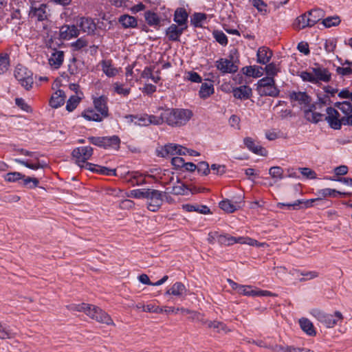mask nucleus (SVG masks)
<instances>
[{
	"label": "nucleus",
	"mask_w": 352,
	"mask_h": 352,
	"mask_svg": "<svg viewBox=\"0 0 352 352\" xmlns=\"http://www.w3.org/2000/svg\"><path fill=\"white\" fill-rule=\"evenodd\" d=\"M307 13L309 16V21L311 26L314 25L324 16V12L320 8L313 9Z\"/></svg>",
	"instance_id": "33"
},
{
	"label": "nucleus",
	"mask_w": 352,
	"mask_h": 352,
	"mask_svg": "<svg viewBox=\"0 0 352 352\" xmlns=\"http://www.w3.org/2000/svg\"><path fill=\"white\" fill-rule=\"evenodd\" d=\"M82 116L86 120L89 121L101 122L104 118L98 111L96 112L94 109H85L82 113Z\"/></svg>",
	"instance_id": "35"
},
{
	"label": "nucleus",
	"mask_w": 352,
	"mask_h": 352,
	"mask_svg": "<svg viewBox=\"0 0 352 352\" xmlns=\"http://www.w3.org/2000/svg\"><path fill=\"white\" fill-rule=\"evenodd\" d=\"M341 22V19L340 16L335 15L333 16H328L324 19L322 21V23L326 28H331L338 26Z\"/></svg>",
	"instance_id": "45"
},
{
	"label": "nucleus",
	"mask_w": 352,
	"mask_h": 352,
	"mask_svg": "<svg viewBox=\"0 0 352 352\" xmlns=\"http://www.w3.org/2000/svg\"><path fill=\"white\" fill-rule=\"evenodd\" d=\"M206 14L204 13H195L191 19V22L192 25L195 27L201 26L202 23L206 21Z\"/></svg>",
	"instance_id": "52"
},
{
	"label": "nucleus",
	"mask_w": 352,
	"mask_h": 352,
	"mask_svg": "<svg viewBox=\"0 0 352 352\" xmlns=\"http://www.w3.org/2000/svg\"><path fill=\"white\" fill-rule=\"evenodd\" d=\"M87 315L96 321L107 325H115L110 316L98 307L91 305Z\"/></svg>",
	"instance_id": "11"
},
{
	"label": "nucleus",
	"mask_w": 352,
	"mask_h": 352,
	"mask_svg": "<svg viewBox=\"0 0 352 352\" xmlns=\"http://www.w3.org/2000/svg\"><path fill=\"white\" fill-rule=\"evenodd\" d=\"M131 122L135 125L141 126H146L149 125L148 120V114H143L141 116H131Z\"/></svg>",
	"instance_id": "42"
},
{
	"label": "nucleus",
	"mask_w": 352,
	"mask_h": 352,
	"mask_svg": "<svg viewBox=\"0 0 352 352\" xmlns=\"http://www.w3.org/2000/svg\"><path fill=\"white\" fill-rule=\"evenodd\" d=\"M187 190V188L184 184L178 182L177 185L172 187L170 193L173 195H184Z\"/></svg>",
	"instance_id": "60"
},
{
	"label": "nucleus",
	"mask_w": 352,
	"mask_h": 352,
	"mask_svg": "<svg viewBox=\"0 0 352 352\" xmlns=\"http://www.w3.org/2000/svg\"><path fill=\"white\" fill-rule=\"evenodd\" d=\"M273 56V52L270 48L263 46L258 49L256 52L257 63L266 65L268 63Z\"/></svg>",
	"instance_id": "19"
},
{
	"label": "nucleus",
	"mask_w": 352,
	"mask_h": 352,
	"mask_svg": "<svg viewBox=\"0 0 352 352\" xmlns=\"http://www.w3.org/2000/svg\"><path fill=\"white\" fill-rule=\"evenodd\" d=\"M144 18L146 23L150 26H159L160 25L161 19L158 15L151 11H146L144 14Z\"/></svg>",
	"instance_id": "37"
},
{
	"label": "nucleus",
	"mask_w": 352,
	"mask_h": 352,
	"mask_svg": "<svg viewBox=\"0 0 352 352\" xmlns=\"http://www.w3.org/2000/svg\"><path fill=\"white\" fill-rule=\"evenodd\" d=\"M107 98L104 96H101L98 98H96L94 100V104L95 109L102 116L103 118H107L109 116V109L107 107Z\"/></svg>",
	"instance_id": "16"
},
{
	"label": "nucleus",
	"mask_w": 352,
	"mask_h": 352,
	"mask_svg": "<svg viewBox=\"0 0 352 352\" xmlns=\"http://www.w3.org/2000/svg\"><path fill=\"white\" fill-rule=\"evenodd\" d=\"M14 76L21 86L27 90L30 89L33 84L32 73L25 67L18 65L14 70Z\"/></svg>",
	"instance_id": "7"
},
{
	"label": "nucleus",
	"mask_w": 352,
	"mask_h": 352,
	"mask_svg": "<svg viewBox=\"0 0 352 352\" xmlns=\"http://www.w3.org/2000/svg\"><path fill=\"white\" fill-rule=\"evenodd\" d=\"M66 95L63 90L58 89L54 93L50 100V105L54 109L61 107L65 101Z\"/></svg>",
	"instance_id": "26"
},
{
	"label": "nucleus",
	"mask_w": 352,
	"mask_h": 352,
	"mask_svg": "<svg viewBox=\"0 0 352 352\" xmlns=\"http://www.w3.org/2000/svg\"><path fill=\"white\" fill-rule=\"evenodd\" d=\"M243 142L245 146L252 153L261 156L267 155V151L261 146L256 144L252 138L247 137L244 138Z\"/></svg>",
	"instance_id": "20"
},
{
	"label": "nucleus",
	"mask_w": 352,
	"mask_h": 352,
	"mask_svg": "<svg viewBox=\"0 0 352 352\" xmlns=\"http://www.w3.org/2000/svg\"><path fill=\"white\" fill-rule=\"evenodd\" d=\"M23 186L29 188H34L38 186L39 181L36 177H27L24 175V178H22Z\"/></svg>",
	"instance_id": "56"
},
{
	"label": "nucleus",
	"mask_w": 352,
	"mask_h": 352,
	"mask_svg": "<svg viewBox=\"0 0 352 352\" xmlns=\"http://www.w3.org/2000/svg\"><path fill=\"white\" fill-rule=\"evenodd\" d=\"M242 202L232 203L229 199H225L219 202V207L228 213H232L241 207Z\"/></svg>",
	"instance_id": "30"
},
{
	"label": "nucleus",
	"mask_w": 352,
	"mask_h": 352,
	"mask_svg": "<svg viewBox=\"0 0 352 352\" xmlns=\"http://www.w3.org/2000/svg\"><path fill=\"white\" fill-rule=\"evenodd\" d=\"M113 88L116 93L123 96H128L131 92L130 87H124L123 84L118 82L113 83Z\"/></svg>",
	"instance_id": "46"
},
{
	"label": "nucleus",
	"mask_w": 352,
	"mask_h": 352,
	"mask_svg": "<svg viewBox=\"0 0 352 352\" xmlns=\"http://www.w3.org/2000/svg\"><path fill=\"white\" fill-rule=\"evenodd\" d=\"M119 22L126 28H135L138 25L136 19L127 14L121 16Z\"/></svg>",
	"instance_id": "39"
},
{
	"label": "nucleus",
	"mask_w": 352,
	"mask_h": 352,
	"mask_svg": "<svg viewBox=\"0 0 352 352\" xmlns=\"http://www.w3.org/2000/svg\"><path fill=\"white\" fill-rule=\"evenodd\" d=\"M10 66V58L7 54H0V74H4Z\"/></svg>",
	"instance_id": "48"
},
{
	"label": "nucleus",
	"mask_w": 352,
	"mask_h": 352,
	"mask_svg": "<svg viewBox=\"0 0 352 352\" xmlns=\"http://www.w3.org/2000/svg\"><path fill=\"white\" fill-rule=\"evenodd\" d=\"M317 195L319 197L318 199H313L307 200L306 201H302L301 200H296L292 204H285V203H278V207L279 208H283V207H287L289 210H298L300 209V205L303 204V208H309L312 206V203L316 201L320 200L322 198H324L327 197H336L337 194H340V192L334 189L331 188H324L318 190L316 192Z\"/></svg>",
	"instance_id": "2"
},
{
	"label": "nucleus",
	"mask_w": 352,
	"mask_h": 352,
	"mask_svg": "<svg viewBox=\"0 0 352 352\" xmlns=\"http://www.w3.org/2000/svg\"><path fill=\"white\" fill-rule=\"evenodd\" d=\"M206 324L208 328L213 329L217 332L219 333L221 331L226 332L228 331L227 327L223 322L219 321H207Z\"/></svg>",
	"instance_id": "47"
},
{
	"label": "nucleus",
	"mask_w": 352,
	"mask_h": 352,
	"mask_svg": "<svg viewBox=\"0 0 352 352\" xmlns=\"http://www.w3.org/2000/svg\"><path fill=\"white\" fill-rule=\"evenodd\" d=\"M345 116L352 113V102L345 100L342 102V106L340 110Z\"/></svg>",
	"instance_id": "64"
},
{
	"label": "nucleus",
	"mask_w": 352,
	"mask_h": 352,
	"mask_svg": "<svg viewBox=\"0 0 352 352\" xmlns=\"http://www.w3.org/2000/svg\"><path fill=\"white\" fill-rule=\"evenodd\" d=\"M101 66L102 72L108 77H113L118 74V69L113 66L111 60H102L101 63Z\"/></svg>",
	"instance_id": "32"
},
{
	"label": "nucleus",
	"mask_w": 352,
	"mask_h": 352,
	"mask_svg": "<svg viewBox=\"0 0 352 352\" xmlns=\"http://www.w3.org/2000/svg\"><path fill=\"white\" fill-rule=\"evenodd\" d=\"M88 140L91 144L104 148H118L120 143V140L117 135L110 137H90Z\"/></svg>",
	"instance_id": "10"
},
{
	"label": "nucleus",
	"mask_w": 352,
	"mask_h": 352,
	"mask_svg": "<svg viewBox=\"0 0 352 352\" xmlns=\"http://www.w3.org/2000/svg\"><path fill=\"white\" fill-rule=\"evenodd\" d=\"M77 25L80 30L85 33H93L96 30V24L91 18L81 17L78 21Z\"/></svg>",
	"instance_id": "21"
},
{
	"label": "nucleus",
	"mask_w": 352,
	"mask_h": 352,
	"mask_svg": "<svg viewBox=\"0 0 352 352\" xmlns=\"http://www.w3.org/2000/svg\"><path fill=\"white\" fill-rule=\"evenodd\" d=\"M22 155L30 156L33 158L32 160H21V159H14V162L17 164L23 165L28 168L32 170H38L39 168H43L47 166V164L43 161H40L38 159V154L37 153L31 152L26 151L25 149H20L19 151Z\"/></svg>",
	"instance_id": "6"
},
{
	"label": "nucleus",
	"mask_w": 352,
	"mask_h": 352,
	"mask_svg": "<svg viewBox=\"0 0 352 352\" xmlns=\"http://www.w3.org/2000/svg\"><path fill=\"white\" fill-rule=\"evenodd\" d=\"M214 93L213 85L210 82H204L201 84L199 95L201 98H207Z\"/></svg>",
	"instance_id": "38"
},
{
	"label": "nucleus",
	"mask_w": 352,
	"mask_h": 352,
	"mask_svg": "<svg viewBox=\"0 0 352 352\" xmlns=\"http://www.w3.org/2000/svg\"><path fill=\"white\" fill-rule=\"evenodd\" d=\"M49 12L48 6L46 3L33 1L31 3L29 16L38 21H43L48 19Z\"/></svg>",
	"instance_id": "9"
},
{
	"label": "nucleus",
	"mask_w": 352,
	"mask_h": 352,
	"mask_svg": "<svg viewBox=\"0 0 352 352\" xmlns=\"http://www.w3.org/2000/svg\"><path fill=\"white\" fill-rule=\"evenodd\" d=\"M187 28V26L181 27L177 26L175 24H172L166 30V36L170 41H178L183 32Z\"/></svg>",
	"instance_id": "27"
},
{
	"label": "nucleus",
	"mask_w": 352,
	"mask_h": 352,
	"mask_svg": "<svg viewBox=\"0 0 352 352\" xmlns=\"http://www.w3.org/2000/svg\"><path fill=\"white\" fill-rule=\"evenodd\" d=\"M265 70L267 77L274 78L275 76L278 74L280 71V68L278 64H276L275 63H267L266 66L263 69Z\"/></svg>",
	"instance_id": "40"
},
{
	"label": "nucleus",
	"mask_w": 352,
	"mask_h": 352,
	"mask_svg": "<svg viewBox=\"0 0 352 352\" xmlns=\"http://www.w3.org/2000/svg\"><path fill=\"white\" fill-rule=\"evenodd\" d=\"M141 77L144 79H151L155 83H157L160 80L159 76L153 74L152 69L150 67H146L142 72Z\"/></svg>",
	"instance_id": "51"
},
{
	"label": "nucleus",
	"mask_w": 352,
	"mask_h": 352,
	"mask_svg": "<svg viewBox=\"0 0 352 352\" xmlns=\"http://www.w3.org/2000/svg\"><path fill=\"white\" fill-rule=\"evenodd\" d=\"M305 119L313 123H318L322 120L323 114L314 111L311 109H306L304 111Z\"/></svg>",
	"instance_id": "36"
},
{
	"label": "nucleus",
	"mask_w": 352,
	"mask_h": 352,
	"mask_svg": "<svg viewBox=\"0 0 352 352\" xmlns=\"http://www.w3.org/2000/svg\"><path fill=\"white\" fill-rule=\"evenodd\" d=\"M307 27H311L309 21V16L307 14L300 15L296 19V28L300 30Z\"/></svg>",
	"instance_id": "41"
},
{
	"label": "nucleus",
	"mask_w": 352,
	"mask_h": 352,
	"mask_svg": "<svg viewBox=\"0 0 352 352\" xmlns=\"http://www.w3.org/2000/svg\"><path fill=\"white\" fill-rule=\"evenodd\" d=\"M238 293L248 296H256V289H253L252 286L250 285H241Z\"/></svg>",
	"instance_id": "53"
},
{
	"label": "nucleus",
	"mask_w": 352,
	"mask_h": 352,
	"mask_svg": "<svg viewBox=\"0 0 352 352\" xmlns=\"http://www.w3.org/2000/svg\"><path fill=\"white\" fill-rule=\"evenodd\" d=\"M91 305L81 303L79 305H71L69 309L73 311H84L86 314L91 308Z\"/></svg>",
	"instance_id": "61"
},
{
	"label": "nucleus",
	"mask_w": 352,
	"mask_h": 352,
	"mask_svg": "<svg viewBox=\"0 0 352 352\" xmlns=\"http://www.w3.org/2000/svg\"><path fill=\"white\" fill-rule=\"evenodd\" d=\"M187 289L181 282H176L166 292V294L173 295L178 298H184L186 296Z\"/></svg>",
	"instance_id": "23"
},
{
	"label": "nucleus",
	"mask_w": 352,
	"mask_h": 352,
	"mask_svg": "<svg viewBox=\"0 0 352 352\" xmlns=\"http://www.w3.org/2000/svg\"><path fill=\"white\" fill-rule=\"evenodd\" d=\"M148 120L150 124L161 125L165 123V118H164V111L161 113L160 116L154 115H148Z\"/></svg>",
	"instance_id": "54"
},
{
	"label": "nucleus",
	"mask_w": 352,
	"mask_h": 352,
	"mask_svg": "<svg viewBox=\"0 0 352 352\" xmlns=\"http://www.w3.org/2000/svg\"><path fill=\"white\" fill-rule=\"evenodd\" d=\"M64 60V53L63 51L55 50L52 53L48 59V63L52 69H57L60 68Z\"/></svg>",
	"instance_id": "22"
},
{
	"label": "nucleus",
	"mask_w": 352,
	"mask_h": 352,
	"mask_svg": "<svg viewBox=\"0 0 352 352\" xmlns=\"http://www.w3.org/2000/svg\"><path fill=\"white\" fill-rule=\"evenodd\" d=\"M233 96L234 98L240 100H247L252 96V89L246 85H242L238 87L233 88Z\"/></svg>",
	"instance_id": "24"
},
{
	"label": "nucleus",
	"mask_w": 352,
	"mask_h": 352,
	"mask_svg": "<svg viewBox=\"0 0 352 352\" xmlns=\"http://www.w3.org/2000/svg\"><path fill=\"white\" fill-rule=\"evenodd\" d=\"M188 13L183 8H177L174 14V21L178 24L179 26L185 27L188 20Z\"/></svg>",
	"instance_id": "29"
},
{
	"label": "nucleus",
	"mask_w": 352,
	"mask_h": 352,
	"mask_svg": "<svg viewBox=\"0 0 352 352\" xmlns=\"http://www.w3.org/2000/svg\"><path fill=\"white\" fill-rule=\"evenodd\" d=\"M269 173L273 178L280 179L283 178V170L279 166H273L270 168Z\"/></svg>",
	"instance_id": "62"
},
{
	"label": "nucleus",
	"mask_w": 352,
	"mask_h": 352,
	"mask_svg": "<svg viewBox=\"0 0 352 352\" xmlns=\"http://www.w3.org/2000/svg\"><path fill=\"white\" fill-rule=\"evenodd\" d=\"M299 324L302 330L308 336H316V331L315 330L313 323L309 320L305 318H300L299 320Z\"/></svg>",
	"instance_id": "31"
},
{
	"label": "nucleus",
	"mask_w": 352,
	"mask_h": 352,
	"mask_svg": "<svg viewBox=\"0 0 352 352\" xmlns=\"http://www.w3.org/2000/svg\"><path fill=\"white\" fill-rule=\"evenodd\" d=\"M144 177V175L139 172L131 173V178L135 182L133 185L140 186L146 184V181Z\"/></svg>",
	"instance_id": "59"
},
{
	"label": "nucleus",
	"mask_w": 352,
	"mask_h": 352,
	"mask_svg": "<svg viewBox=\"0 0 352 352\" xmlns=\"http://www.w3.org/2000/svg\"><path fill=\"white\" fill-rule=\"evenodd\" d=\"M256 90L261 96L277 97L279 95V89L276 85L274 78L264 77L257 82Z\"/></svg>",
	"instance_id": "4"
},
{
	"label": "nucleus",
	"mask_w": 352,
	"mask_h": 352,
	"mask_svg": "<svg viewBox=\"0 0 352 352\" xmlns=\"http://www.w3.org/2000/svg\"><path fill=\"white\" fill-rule=\"evenodd\" d=\"M217 69L223 74H233L238 70V67L231 60L220 58L215 62Z\"/></svg>",
	"instance_id": "14"
},
{
	"label": "nucleus",
	"mask_w": 352,
	"mask_h": 352,
	"mask_svg": "<svg viewBox=\"0 0 352 352\" xmlns=\"http://www.w3.org/2000/svg\"><path fill=\"white\" fill-rule=\"evenodd\" d=\"M253 6L263 15H266L269 12L267 6L263 0H253Z\"/></svg>",
	"instance_id": "55"
},
{
	"label": "nucleus",
	"mask_w": 352,
	"mask_h": 352,
	"mask_svg": "<svg viewBox=\"0 0 352 352\" xmlns=\"http://www.w3.org/2000/svg\"><path fill=\"white\" fill-rule=\"evenodd\" d=\"M81 100L80 95H73L69 97L67 102L66 109L68 111H72L74 110Z\"/></svg>",
	"instance_id": "43"
},
{
	"label": "nucleus",
	"mask_w": 352,
	"mask_h": 352,
	"mask_svg": "<svg viewBox=\"0 0 352 352\" xmlns=\"http://www.w3.org/2000/svg\"><path fill=\"white\" fill-rule=\"evenodd\" d=\"M326 111L327 116L324 119L330 127L335 130L340 129L342 125V117L340 118V115L339 112L332 107H328Z\"/></svg>",
	"instance_id": "13"
},
{
	"label": "nucleus",
	"mask_w": 352,
	"mask_h": 352,
	"mask_svg": "<svg viewBox=\"0 0 352 352\" xmlns=\"http://www.w3.org/2000/svg\"><path fill=\"white\" fill-rule=\"evenodd\" d=\"M79 31L74 25H65L60 29V37L64 40H70L78 36Z\"/></svg>",
	"instance_id": "17"
},
{
	"label": "nucleus",
	"mask_w": 352,
	"mask_h": 352,
	"mask_svg": "<svg viewBox=\"0 0 352 352\" xmlns=\"http://www.w3.org/2000/svg\"><path fill=\"white\" fill-rule=\"evenodd\" d=\"M164 194V192L150 188L146 198L147 208L152 212L157 211L163 204Z\"/></svg>",
	"instance_id": "8"
},
{
	"label": "nucleus",
	"mask_w": 352,
	"mask_h": 352,
	"mask_svg": "<svg viewBox=\"0 0 352 352\" xmlns=\"http://www.w3.org/2000/svg\"><path fill=\"white\" fill-rule=\"evenodd\" d=\"M192 116V111L187 109L168 108L164 110L165 123L172 127L186 125Z\"/></svg>",
	"instance_id": "1"
},
{
	"label": "nucleus",
	"mask_w": 352,
	"mask_h": 352,
	"mask_svg": "<svg viewBox=\"0 0 352 352\" xmlns=\"http://www.w3.org/2000/svg\"><path fill=\"white\" fill-rule=\"evenodd\" d=\"M311 71L314 73V78L316 80V84L320 81L324 82L330 81L331 75L327 69L316 64V67H312Z\"/></svg>",
	"instance_id": "15"
},
{
	"label": "nucleus",
	"mask_w": 352,
	"mask_h": 352,
	"mask_svg": "<svg viewBox=\"0 0 352 352\" xmlns=\"http://www.w3.org/2000/svg\"><path fill=\"white\" fill-rule=\"evenodd\" d=\"M311 314L327 328H333L341 323L344 319L342 313L338 311H335L333 314H330L320 309H314L311 311Z\"/></svg>",
	"instance_id": "3"
},
{
	"label": "nucleus",
	"mask_w": 352,
	"mask_h": 352,
	"mask_svg": "<svg viewBox=\"0 0 352 352\" xmlns=\"http://www.w3.org/2000/svg\"><path fill=\"white\" fill-rule=\"evenodd\" d=\"M182 208L187 212H198L201 214H209L210 213V208L206 206H199V205H192V204H184L182 205Z\"/></svg>",
	"instance_id": "34"
},
{
	"label": "nucleus",
	"mask_w": 352,
	"mask_h": 352,
	"mask_svg": "<svg viewBox=\"0 0 352 352\" xmlns=\"http://www.w3.org/2000/svg\"><path fill=\"white\" fill-rule=\"evenodd\" d=\"M162 150L163 153H162V155L163 157H164L165 155H174L176 154L186 155V151H188V148L175 144H166L164 146Z\"/></svg>",
	"instance_id": "18"
},
{
	"label": "nucleus",
	"mask_w": 352,
	"mask_h": 352,
	"mask_svg": "<svg viewBox=\"0 0 352 352\" xmlns=\"http://www.w3.org/2000/svg\"><path fill=\"white\" fill-rule=\"evenodd\" d=\"M289 98L292 101L297 102L300 105L307 106L311 101V97L306 92L293 91L290 94Z\"/></svg>",
	"instance_id": "25"
},
{
	"label": "nucleus",
	"mask_w": 352,
	"mask_h": 352,
	"mask_svg": "<svg viewBox=\"0 0 352 352\" xmlns=\"http://www.w3.org/2000/svg\"><path fill=\"white\" fill-rule=\"evenodd\" d=\"M214 38L215 40L221 45L226 46L228 44V38L227 36L222 32L219 30H214L212 33Z\"/></svg>",
	"instance_id": "49"
},
{
	"label": "nucleus",
	"mask_w": 352,
	"mask_h": 352,
	"mask_svg": "<svg viewBox=\"0 0 352 352\" xmlns=\"http://www.w3.org/2000/svg\"><path fill=\"white\" fill-rule=\"evenodd\" d=\"M150 188H140L131 190L128 197L135 199H146Z\"/></svg>",
	"instance_id": "44"
},
{
	"label": "nucleus",
	"mask_w": 352,
	"mask_h": 352,
	"mask_svg": "<svg viewBox=\"0 0 352 352\" xmlns=\"http://www.w3.org/2000/svg\"><path fill=\"white\" fill-rule=\"evenodd\" d=\"M3 177L8 182H15L24 178V175L19 172H10L6 174Z\"/></svg>",
	"instance_id": "50"
},
{
	"label": "nucleus",
	"mask_w": 352,
	"mask_h": 352,
	"mask_svg": "<svg viewBox=\"0 0 352 352\" xmlns=\"http://www.w3.org/2000/svg\"><path fill=\"white\" fill-rule=\"evenodd\" d=\"M337 41L334 38L327 39L324 47L327 53L333 52L336 47Z\"/></svg>",
	"instance_id": "58"
},
{
	"label": "nucleus",
	"mask_w": 352,
	"mask_h": 352,
	"mask_svg": "<svg viewBox=\"0 0 352 352\" xmlns=\"http://www.w3.org/2000/svg\"><path fill=\"white\" fill-rule=\"evenodd\" d=\"M218 243L223 245H231L234 243L248 244L252 246H263L265 243H260L256 240L250 237H234L228 234H219Z\"/></svg>",
	"instance_id": "5"
},
{
	"label": "nucleus",
	"mask_w": 352,
	"mask_h": 352,
	"mask_svg": "<svg viewBox=\"0 0 352 352\" xmlns=\"http://www.w3.org/2000/svg\"><path fill=\"white\" fill-rule=\"evenodd\" d=\"M298 274L303 276L304 278L300 279V281H306L309 280H311L318 277L319 274L316 271H309V272H301L297 271Z\"/></svg>",
	"instance_id": "57"
},
{
	"label": "nucleus",
	"mask_w": 352,
	"mask_h": 352,
	"mask_svg": "<svg viewBox=\"0 0 352 352\" xmlns=\"http://www.w3.org/2000/svg\"><path fill=\"white\" fill-rule=\"evenodd\" d=\"M93 155V148L91 146H80L73 150L72 156L76 159V163L79 166H84L88 160Z\"/></svg>",
	"instance_id": "12"
},
{
	"label": "nucleus",
	"mask_w": 352,
	"mask_h": 352,
	"mask_svg": "<svg viewBox=\"0 0 352 352\" xmlns=\"http://www.w3.org/2000/svg\"><path fill=\"white\" fill-rule=\"evenodd\" d=\"M242 70L243 73L249 77L259 78L263 74V68L258 65L246 66Z\"/></svg>",
	"instance_id": "28"
},
{
	"label": "nucleus",
	"mask_w": 352,
	"mask_h": 352,
	"mask_svg": "<svg viewBox=\"0 0 352 352\" xmlns=\"http://www.w3.org/2000/svg\"><path fill=\"white\" fill-rule=\"evenodd\" d=\"M300 173L307 179L316 178V173L309 168H299Z\"/></svg>",
	"instance_id": "63"
}]
</instances>
